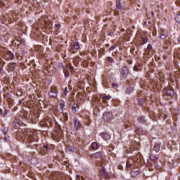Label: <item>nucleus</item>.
Returning <instances> with one entry per match:
<instances>
[{
    "instance_id": "37",
    "label": "nucleus",
    "mask_w": 180,
    "mask_h": 180,
    "mask_svg": "<svg viewBox=\"0 0 180 180\" xmlns=\"http://www.w3.org/2000/svg\"><path fill=\"white\" fill-rule=\"evenodd\" d=\"M64 74H65V77H70V72H68V70H64Z\"/></svg>"
},
{
    "instance_id": "46",
    "label": "nucleus",
    "mask_w": 180,
    "mask_h": 180,
    "mask_svg": "<svg viewBox=\"0 0 180 180\" xmlns=\"http://www.w3.org/2000/svg\"><path fill=\"white\" fill-rule=\"evenodd\" d=\"M76 178L77 180H81V176H79V175H77Z\"/></svg>"
},
{
    "instance_id": "9",
    "label": "nucleus",
    "mask_w": 180,
    "mask_h": 180,
    "mask_svg": "<svg viewBox=\"0 0 180 180\" xmlns=\"http://www.w3.org/2000/svg\"><path fill=\"white\" fill-rule=\"evenodd\" d=\"M165 94L167 96H170V98H172V96H174L175 95V91H174V89H172L171 87L165 88Z\"/></svg>"
},
{
    "instance_id": "58",
    "label": "nucleus",
    "mask_w": 180,
    "mask_h": 180,
    "mask_svg": "<svg viewBox=\"0 0 180 180\" xmlns=\"http://www.w3.org/2000/svg\"><path fill=\"white\" fill-rule=\"evenodd\" d=\"M4 140L5 141H6V136H4Z\"/></svg>"
},
{
    "instance_id": "4",
    "label": "nucleus",
    "mask_w": 180,
    "mask_h": 180,
    "mask_svg": "<svg viewBox=\"0 0 180 180\" xmlns=\"http://www.w3.org/2000/svg\"><path fill=\"white\" fill-rule=\"evenodd\" d=\"M55 131L57 134L56 136L58 139H61L63 137V130L58 123L55 124Z\"/></svg>"
},
{
    "instance_id": "40",
    "label": "nucleus",
    "mask_w": 180,
    "mask_h": 180,
    "mask_svg": "<svg viewBox=\"0 0 180 180\" xmlns=\"http://www.w3.org/2000/svg\"><path fill=\"white\" fill-rule=\"evenodd\" d=\"M115 49H116V46L112 45L111 47H110L109 51H113V50H115Z\"/></svg>"
},
{
    "instance_id": "13",
    "label": "nucleus",
    "mask_w": 180,
    "mask_h": 180,
    "mask_svg": "<svg viewBox=\"0 0 180 180\" xmlns=\"http://www.w3.org/2000/svg\"><path fill=\"white\" fill-rule=\"evenodd\" d=\"M63 174L61 172H58L55 174L54 179L55 180H64Z\"/></svg>"
},
{
    "instance_id": "20",
    "label": "nucleus",
    "mask_w": 180,
    "mask_h": 180,
    "mask_svg": "<svg viewBox=\"0 0 180 180\" xmlns=\"http://www.w3.org/2000/svg\"><path fill=\"white\" fill-rule=\"evenodd\" d=\"M80 124H81V122H79V121H78V119L75 118L74 119V126H75V128L76 129H78V128L79 127Z\"/></svg>"
},
{
    "instance_id": "59",
    "label": "nucleus",
    "mask_w": 180,
    "mask_h": 180,
    "mask_svg": "<svg viewBox=\"0 0 180 180\" xmlns=\"http://www.w3.org/2000/svg\"><path fill=\"white\" fill-rule=\"evenodd\" d=\"M82 96H79V98L81 99Z\"/></svg>"
},
{
    "instance_id": "22",
    "label": "nucleus",
    "mask_w": 180,
    "mask_h": 180,
    "mask_svg": "<svg viewBox=\"0 0 180 180\" xmlns=\"http://www.w3.org/2000/svg\"><path fill=\"white\" fill-rule=\"evenodd\" d=\"M6 56L8 57L9 60H13V58H15V55H13L11 51L6 52Z\"/></svg>"
},
{
    "instance_id": "34",
    "label": "nucleus",
    "mask_w": 180,
    "mask_h": 180,
    "mask_svg": "<svg viewBox=\"0 0 180 180\" xmlns=\"http://www.w3.org/2000/svg\"><path fill=\"white\" fill-rule=\"evenodd\" d=\"M160 39L162 40H165V39H167V34L164 33H160Z\"/></svg>"
},
{
    "instance_id": "11",
    "label": "nucleus",
    "mask_w": 180,
    "mask_h": 180,
    "mask_svg": "<svg viewBox=\"0 0 180 180\" xmlns=\"http://www.w3.org/2000/svg\"><path fill=\"white\" fill-rule=\"evenodd\" d=\"M50 148H49V145H45L43 148H41L40 150V154H41L42 155H45V154H48Z\"/></svg>"
},
{
    "instance_id": "55",
    "label": "nucleus",
    "mask_w": 180,
    "mask_h": 180,
    "mask_svg": "<svg viewBox=\"0 0 180 180\" xmlns=\"http://www.w3.org/2000/svg\"><path fill=\"white\" fill-rule=\"evenodd\" d=\"M151 13H152V16H154V12L152 11Z\"/></svg>"
},
{
    "instance_id": "7",
    "label": "nucleus",
    "mask_w": 180,
    "mask_h": 180,
    "mask_svg": "<svg viewBox=\"0 0 180 180\" xmlns=\"http://www.w3.org/2000/svg\"><path fill=\"white\" fill-rule=\"evenodd\" d=\"M112 116L113 115L111 112H104L103 115V119L104 122H110Z\"/></svg>"
},
{
    "instance_id": "51",
    "label": "nucleus",
    "mask_w": 180,
    "mask_h": 180,
    "mask_svg": "<svg viewBox=\"0 0 180 180\" xmlns=\"http://www.w3.org/2000/svg\"><path fill=\"white\" fill-rule=\"evenodd\" d=\"M178 41H179V43H180V36L178 38Z\"/></svg>"
},
{
    "instance_id": "18",
    "label": "nucleus",
    "mask_w": 180,
    "mask_h": 180,
    "mask_svg": "<svg viewBox=\"0 0 180 180\" xmlns=\"http://www.w3.org/2000/svg\"><path fill=\"white\" fill-rule=\"evenodd\" d=\"M46 29H49V30L53 29V24L49 21L44 22Z\"/></svg>"
},
{
    "instance_id": "32",
    "label": "nucleus",
    "mask_w": 180,
    "mask_h": 180,
    "mask_svg": "<svg viewBox=\"0 0 180 180\" xmlns=\"http://www.w3.org/2000/svg\"><path fill=\"white\" fill-rule=\"evenodd\" d=\"M91 148H93V150H96V148H98V143L96 142L92 143Z\"/></svg>"
},
{
    "instance_id": "36",
    "label": "nucleus",
    "mask_w": 180,
    "mask_h": 180,
    "mask_svg": "<svg viewBox=\"0 0 180 180\" xmlns=\"http://www.w3.org/2000/svg\"><path fill=\"white\" fill-rule=\"evenodd\" d=\"M5 6H6V4L2 1H0V8H4Z\"/></svg>"
},
{
    "instance_id": "1",
    "label": "nucleus",
    "mask_w": 180,
    "mask_h": 180,
    "mask_svg": "<svg viewBox=\"0 0 180 180\" xmlns=\"http://www.w3.org/2000/svg\"><path fill=\"white\" fill-rule=\"evenodd\" d=\"M20 137H22L23 141L27 143V147H30V148H36L37 147V144H32V143H37V141H39L37 132L26 131V132L21 134Z\"/></svg>"
},
{
    "instance_id": "52",
    "label": "nucleus",
    "mask_w": 180,
    "mask_h": 180,
    "mask_svg": "<svg viewBox=\"0 0 180 180\" xmlns=\"http://www.w3.org/2000/svg\"><path fill=\"white\" fill-rule=\"evenodd\" d=\"M19 104L22 105V101H20V100L19 101Z\"/></svg>"
},
{
    "instance_id": "8",
    "label": "nucleus",
    "mask_w": 180,
    "mask_h": 180,
    "mask_svg": "<svg viewBox=\"0 0 180 180\" xmlns=\"http://www.w3.org/2000/svg\"><path fill=\"white\" fill-rule=\"evenodd\" d=\"M167 164L170 169H172V168H175V167L178 166V163L176 162V160H174L172 158L168 159Z\"/></svg>"
},
{
    "instance_id": "33",
    "label": "nucleus",
    "mask_w": 180,
    "mask_h": 180,
    "mask_svg": "<svg viewBox=\"0 0 180 180\" xmlns=\"http://www.w3.org/2000/svg\"><path fill=\"white\" fill-rule=\"evenodd\" d=\"M8 127H4L2 129V133L4 134V136H6L8 134Z\"/></svg>"
},
{
    "instance_id": "23",
    "label": "nucleus",
    "mask_w": 180,
    "mask_h": 180,
    "mask_svg": "<svg viewBox=\"0 0 180 180\" xmlns=\"http://www.w3.org/2000/svg\"><path fill=\"white\" fill-rule=\"evenodd\" d=\"M140 172H141V171H131V176L132 178H136V176H137Z\"/></svg>"
},
{
    "instance_id": "35",
    "label": "nucleus",
    "mask_w": 180,
    "mask_h": 180,
    "mask_svg": "<svg viewBox=\"0 0 180 180\" xmlns=\"http://www.w3.org/2000/svg\"><path fill=\"white\" fill-rule=\"evenodd\" d=\"M175 20L177 23H180V14H176L175 17Z\"/></svg>"
},
{
    "instance_id": "29",
    "label": "nucleus",
    "mask_w": 180,
    "mask_h": 180,
    "mask_svg": "<svg viewBox=\"0 0 180 180\" xmlns=\"http://www.w3.org/2000/svg\"><path fill=\"white\" fill-rule=\"evenodd\" d=\"M77 108H78V105L75 103H74L72 105V112H77Z\"/></svg>"
},
{
    "instance_id": "24",
    "label": "nucleus",
    "mask_w": 180,
    "mask_h": 180,
    "mask_svg": "<svg viewBox=\"0 0 180 180\" xmlns=\"http://www.w3.org/2000/svg\"><path fill=\"white\" fill-rule=\"evenodd\" d=\"M91 119H89V115H86L85 117V120H84V122L86 123V126H89V124H91Z\"/></svg>"
},
{
    "instance_id": "16",
    "label": "nucleus",
    "mask_w": 180,
    "mask_h": 180,
    "mask_svg": "<svg viewBox=\"0 0 180 180\" xmlns=\"http://www.w3.org/2000/svg\"><path fill=\"white\" fill-rule=\"evenodd\" d=\"M16 65H17L16 63H11L8 64V67L10 71L13 72V71H15V68H16Z\"/></svg>"
},
{
    "instance_id": "50",
    "label": "nucleus",
    "mask_w": 180,
    "mask_h": 180,
    "mask_svg": "<svg viewBox=\"0 0 180 180\" xmlns=\"http://www.w3.org/2000/svg\"><path fill=\"white\" fill-rule=\"evenodd\" d=\"M0 115H2V109L0 108Z\"/></svg>"
},
{
    "instance_id": "61",
    "label": "nucleus",
    "mask_w": 180,
    "mask_h": 180,
    "mask_svg": "<svg viewBox=\"0 0 180 180\" xmlns=\"http://www.w3.org/2000/svg\"><path fill=\"white\" fill-rule=\"evenodd\" d=\"M157 169H158V166H155Z\"/></svg>"
},
{
    "instance_id": "62",
    "label": "nucleus",
    "mask_w": 180,
    "mask_h": 180,
    "mask_svg": "<svg viewBox=\"0 0 180 180\" xmlns=\"http://www.w3.org/2000/svg\"><path fill=\"white\" fill-rule=\"evenodd\" d=\"M99 102H101V100H99Z\"/></svg>"
},
{
    "instance_id": "28",
    "label": "nucleus",
    "mask_w": 180,
    "mask_h": 180,
    "mask_svg": "<svg viewBox=\"0 0 180 180\" xmlns=\"http://www.w3.org/2000/svg\"><path fill=\"white\" fill-rule=\"evenodd\" d=\"M116 8L117 9H122V3L120 2V0L116 1Z\"/></svg>"
},
{
    "instance_id": "54",
    "label": "nucleus",
    "mask_w": 180,
    "mask_h": 180,
    "mask_svg": "<svg viewBox=\"0 0 180 180\" xmlns=\"http://www.w3.org/2000/svg\"><path fill=\"white\" fill-rule=\"evenodd\" d=\"M61 108H64V104H60Z\"/></svg>"
},
{
    "instance_id": "41",
    "label": "nucleus",
    "mask_w": 180,
    "mask_h": 180,
    "mask_svg": "<svg viewBox=\"0 0 180 180\" xmlns=\"http://www.w3.org/2000/svg\"><path fill=\"white\" fill-rule=\"evenodd\" d=\"M147 49L148 50H152L153 49V46H151V44H148L147 46Z\"/></svg>"
},
{
    "instance_id": "45",
    "label": "nucleus",
    "mask_w": 180,
    "mask_h": 180,
    "mask_svg": "<svg viewBox=\"0 0 180 180\" xmlns=\"http://www.w3.org/2000/svg\"><path fill=\"white\" fill-rule=\"evenodd\" d=\"M112 88H115V86H117V84L112 83Z\"/></svg>"
},
{
    "instance_id": "57",
    "label": "nucleus",
    "mask_w": 180,
    "mask_h": 180,
    "mask_svg": "<svg viewBox=\"0 0 180 180\" xmlns=\"http://www.w3.org/2000/svg\"><path fill=\"white\" fill-rule=\"evenodd\" d=\"M144 25H145L146 26H147V22H144Z\"/></svg>"
},
{
    "instance_id": "17",
    "label": "nucleus",
    "mask_w": 180,
    "mask_h": 180,
    "mask_svg": "<svg viewBox=\"0 0 180 180\" xmlns=\"http://www.w3.org/2000/svg\"><path fill=\"white\" fill-rule=\"evenodd\" d=\"M72 50H79V43L78 41L75 42L71 45Z\"/></svg>"
},
{
    "instance_id": "26",
    "label": "nucleus",
    "mask_w": 180,
    "mask_h": 180,
    "mask_svg": "<svg viewBox=\"0 0 180 180\" xmlns=\"http://www.w3.org/2000/svg\"><path fill=\"white\" fill-rule=\"evenodd\" d=\"M94 158H101L102 157V153L101 152H96L93 154Z\"/></svg>"
},
{
    "instance_id": "27",
    "label": "nucleus",
    "mask_w": 180,
    "mask_h": 180,
    "mask_svg": "<svg viewBox=\"0 0 180 180\" xmlns=\"http://www.w3.org/2000/svg\"><path fill=\"white\" fill-rule=\"evenodd\" d=\"M150 160L152 161H157V160H158V156H157V155L151 154L150 155Z\"/></svg>"
},
{
    "instance_id": "30",
    "label": "nucleus",
    "mask_w": 180,
    "mask_h": 180,
    "mask_svg": "<svg viewBox=\"0 0 180 180\" xmlns=\"http://www.w3.org/2000/svg\"><path fill=\"white\" fill-rule=\"evenodd\" d=\"M138 102H139L140 106H143V105H144V103H146V101H144V98H139L138 100Z\"/></svg>"
},
{
    "instance_id": "10",
    "label": "nucleus",
    "mask_w": 180,
    "mask_h": 180,
    "mask_svg": "<svg viewBox=\"0 0 180 180\" xmlns=\"http://www.w3.org/2000/svg\"><path fill=\"white\" fill-rule=\"evenodd\" d=\"M12 126L13 129H22V122L19 120H15L12 123Z\"/></svg>"
},
{
    "instance_id": "42",
    "label": "nucleus",
    "mask_w": 180,
    "mask_h": 180,
    "mask_svg": "<svg viewBox=\"0 0 180 180\" xmlns=\"http://www.w3.org/2000/svg\"><path fill=\"white\" fill-rule=\"evenodd\" d=\"M68 93V89H67V87H65V90L63 91V94H64V95H67Z\"/></svg>"
},
{
    "instance_id": "15",
    "label": "nucleus",
    "mask_w": 180,
    "mask_h": 180,
    "mask_svg": "<svg viewBox=\"0 0 180 180\" xmlns=\"http://www.w3.org/2000/svg\"><path fill=\"white\" fill-rule=\"evenodd\" d=\"M100 174L101 175L102 178H108V174L106 172L105 167H102L101 170L100 171Z\"/></svg>"
},
{
    "instance_id": "43",
    "label": "nucleus",
    "mask_w": 180,
    "mask_h": 180,
    "mask_svg": "<svg viewBox=\"0 0 180 180\" xmlns=\"http://www.w3.org/2000/svg\"><path fill=\"white\" fill-rule=\"evenodd\" d=\"M139 67H137V65H134V70H135V71H139Z\"/></svg>"
},
{
    "instance_id": "48",
    "label": "nucleus",
    "mask_w": 180,
    "mask_h": 180,
    "mask_svg": "<svg viewBox=\"0 0 180 180\" xmlns=\"http://www.w3.org/2000/svg\"><path fill=\"white\" fill-rule=\"evenodd\" d=\"M108 34L109 36H113V32H110Z\"/></svg>"
},
{
    "instance_id": "38",
    "label": "nucleus",
    "mask_w": 180,
    "mask_h": 180,
    "mask_svg": "<svg viewBox=\"0 0 180 180\" xmlns=\"http://www.w3.org/2000/svg\"><path fill=\"white\" fill-rule=\"evenodd\" d=\"M60 27H61V25H60V24H56L54 26V29H56V30H58V29H60Z\"/></svg>"
},
{
    "instance_id": "2",
    "label": "nucleus",
    "mask_w": 180,
    "mask_h": 180,
    "mask_svg": "<svg viewBox=\"0 0 180 180\" xmlns=\"http://www.w3.org/2000/svg\"><path fill=\"white\" fill-rule=\"evenodd\" d=\"M40 126L43 127H51L53 126V122L51 118H45L39 123Z\"/></svg>"
},
{
    "instance_id": "19",
    "label": "nucleus",
    "mask_w": 180,
    "mask_h": 180,
    "mask_svg": "<svg viewBox=\"0 0 180 180\" xmlns=\"http://www.w3.org/2000/svg\"><path fill=\"white\" fill-rule=\"evenodd\" d=\"M101 136L102 139H103V140H105V141L109 140V139H110V136L106 132L101 133Z\"/></svg>"
},
{
    "instance_id": "56",
    "label": "nucleus",
    "mask_w": 180,
    "mask_h": 180,
    "mask_svg": "<svg viewBox=\"0 0 180 180\" xmlns=\"http://www.w3.org/2000/svg\"><path fill=\"white\" fill-rule=\"evenodd\" d=\"M81 179H82V180H85V178H84V177L82 176V177H81Z\"/></svg>"
},
{
    "instance_id": "60",
    "label": "nucleus",
    "mask_w": 180,
    "mask_h": 180,
    "mask_svg": "<svg viewBox=\"0 0 180 180\" xmlns=\"http://www.w3.org/2000/svg\"><path fill=\"white\" fill-rule=\"evenodd\" d=\"M0 61H2V58H0Z\"/></svg>"
},
{
    "instance_id": "31",
    "label": "nucleus",
    "mask_w": 180,
    "mask_h": 180,
    "mask_svg": "<svg viewBox=\"0 0 180 180\" xmlns=\"http://www.w3.org/2000/svg\"><path fill=\"white\" fill-rule=\"evenodd\" d=\"M142 44H146L147 41H148V39L147 37H142L141 38Z\"/></svg>"
},
{
    "instance_id": "47",
    "label": "nucleus",
    "mask_w": 180,
    "mask_h": 180,
    "mask_svg": "<svg viewBox=\"0 0 180 180\" xmlns=\"http://www.w3.org/2000/svg\"><path fill=\"white\" fill-rule=\"evenodd\" d=\"M69 69L70 70V71H72V70H74V67L70 66V67H69Z\"/></svg>"
},
{
    "instance_id": "39",
    "label": "nucleus",
    "mask_w": 180,
    "mask_h": 180,
    "mask_svg": "<svg viewBox=\"0 0 180 180\" xmlns=\"http://www.w3.org/2000/svg\"><path fill=\"white\" fill-rule=\"evenodd\" d=\"M108 61L109 63H113V61H114L113 58H112V57H108Z\"/></svg>"
},
{
    "instance_id": "3",
    "label": "nucleus",
    "mask_w": 180,
    "mask_h": 180,
    "mask_svg": "<svg viewBox=\"0 0 180 180\" xmlns=\"http://www.w3.org/2000/svg\"><path fill=\"white\" fill-rule=\"evenodd\" d=\"M129 68L127 66H122L120 71V75H122V78L126 79L127 76L129 75Z\"/></svg>"
},
{
    "instance_id": "25",
    "label": "nucleus",
    "mask_w": 180,
    "mask_h": 180,
    "mask_svg": "<svg viewBox=\"0 0 180 180\" xmlns=\"http://www.w3.org/2000/svg\"><path fill=\"white\" fill-rule=\"evenodd\" d=\"M134 91V89L132 87H128L127 88L125 91V94H127L128 95H130V94H132V92Z\"/></svg>"
},
{
    "instance_id": "53",
    "label": "nucleus",
    "mask_w": 180,
    "mask_h": 180,
    "mask_svg": "<svg viewBox=\"0 0 180 180\" xmlns=\"http://www.w3.org/2000/svg\"><path fill=\"white\" fill-rule=\"evenodd\" d=\"M131 29H136V27H134V25H133V26L131 27Z\"/></svg>"
},
{
    "instance_id": "5",
    "label": "nucleus",
    "mask_w": 180,
    "mask_h": 180,
    "mask_svg": "<svg viewBox=\"0 0 180 180\" xmlns=\"http://www.w3.org/2000/svg\"><path fill=\"white\" fill-rule=\"evenodd\" d=\"M126 167L127 168V169H130L131 171H141L140 168L136 167V165L130 163V161L127 162Z\"/></svg>"
},
{
    "instance_id": "12",
    "label": "nucleus",
    "mask_w": 180,
    "mask_h": 180,
    "mask_svg": "<svg viewBox=\"0 0 180 180\" xmlns=\"http://www.w3.org/2000/svg\"><path fill=\"white\" fill-rule=\"evenodd\" d=\"M111 96L110 95L106 96V94H101L100 98L101 99V102L103 103H106V100L109 101L110 99Z\"/></svg>"
},
{
    "instance_id": "6",
    "label": "nucleus",
    "mask_w": 180,
    "mask_h": 180,
    "mask_svg": "<svg viewBox=\"0 0 180 180\" xmlns=\"http://www.w3.org/2000/svg\"><path fill=\"white\" fill-rule=\"evenodd\" d=\"M57 88L56 86L51 87V91L49 92V98H57Z\"/></svg>"
},
{
    "instance_id": "44",
    "label": "nucleus",
    "mask_w": 180,
    "mask_h": 180,
    "mask_svg": "<svg viewBox=\"0 0 180 180\" xmlns=\"http://www.w3.org/2000/svg\"><path fill=\"white\" fill-rule=\"evenodd\" d=\"M0 64H1V65H5V61H4V60L1 59V61H0Z\"/></svg>"
},
{
    "instance_id": "21",
    "label": "nucleus",
    "mask_w": 180,
    "mask_h": 180,
    "mask_svg": "<svg viewBox=\"0 0 180 180\" xmlns=\"http://www.w3.org/2000/svg\"><path fill=\"white\" fill-rule=\"evenodd\" d=\"M161 148V145L160 143H155L153 146V150L155 151V153H158Z\"/></svg>"
},
{
    "instance_id": "49",
    "label": "nucleus",
    "mask_w": 180,
    "mask_h": 180,
    "mask_svg": "<svg viewBox=\"0 0 180 180\" xmlns=\"http://www.w3.org/2000/svg\"><path fill=\"white\" fill-rule=\"evenodd\" d=\"M163 116H164V120H165V119H167V115H165V114H163Z\"/></svg>"
},
{
    "instance_id": "14",
    "label": "nucleus",
    "mask_w": 180,
    "mask_h": 180,
    "mask_svg": "<svg viewBox=\"0 0 180 180\" xmlns=\"http://www.w3.org/2000/svg\"><path fill=\"white\" fill-rule=\"evenodd\" d=\"M137 122H139V123H141V124H144V123L147 122V120H146V117L140 115L137 117Z\"/></svg>"
}]
</instances>
